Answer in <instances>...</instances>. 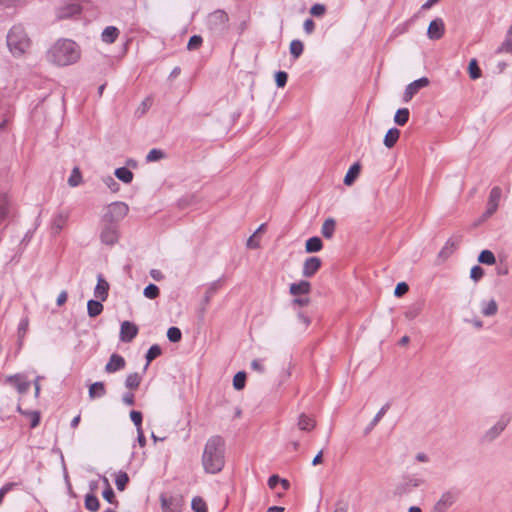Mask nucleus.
Returning <instances> with one entry per match:
<instances>
[{"mask_svg":"<svg viewBox=\"0 0 512 512\" xmlns=\"http://www.w3.org/2000/svg\"><path fill=\"white\" fill-rule=\"evenodd\" d=\"M202 464L206 473H219L225 465V441L221 436L210 437L204 447Z\"/></svg>","mask_w":512,"mask_h":512,"instance_id":"nucleus-1","label":"nucleus"},{"mask_svg":"<svg viewBox=\"0 0 512 512\" xmlns=\"http://www.w3.org/2000/svg\"><path fill=\"white\" fill-rule=\"evenodd\" d=\"M51 60L59 66H67L78 61L80 51L77 44L69 39L58 40L49 51Z\"/></svg>","mask_w":512,"mask_h":512,"instance_id":"nucleus-2","label":"nucleus"},{"mask_svg":"<svg viewBox=\"0 0 512 512\" xmlns=\"http://www.w3.org/2000/svg\"><path fill=\"white\" fill-rule=\"evenodd\" d=\"M7 46L13 55H22L30 46V39L22 25H14L7 34Z\"/></svg>","mask_w":512,"mask_h":512,"instance_id":"nucleus-3","label":"nucleus"},{"mask_svg":"<svg viewBox=\"0 0 512 512\" xmlns=\"http://www.w3.org/2000/svg\"><path fill=\"white\" fill-rule=\"evenodd\" d=\"M206 25L213 35L223 36L229 29V16L224 10H215L208 15Z\"/></svg>","mask_w":512,"mask_h":512,"instance_id":"nucleus-4","label":"nucleus"},{"mask_svg":"<svg viewBox=\"0 0 512 512\" xmlns=\"http://www.w3.org/2000/svg\"><path fill=\"white\" fill-rule=\"evenodd\" d=\"M128 205L123 202H113L107 206L103 216V222H111L117 224L128 213Z\"/></svg>","mask_w":512,"mask_h":512,"instance_id":"nucleus-5","label":"nucleus"},{"mask_svg":"<svg viewBox=\"0 0 512 512\" xmlns=\"http://www.w3.org/2000/svg\"><path fill=\"white\" fill-rule=\"evenodd\" d=\"M162 512H181L184 504L183 497L180 495H167L160 496Z\"/></svg>","mask_w":512,"mask_h":512,"instance_id":"nucleus-6","label":"nucleus"},{"mask_svg":"<svg viewBox=\"0 0 512 512\" xmlns=\"http://www.w3.org/2000/svg\"><path fill=\"white\" fill-rule=\"evenodd\" d=\"M509 422V416H501L500 419L489 430L485 432V434L482 437V441L492 442L493 440H495L505 430Z\"/></svg>","mask_w":512,"mask_h":512,"instance_id":"nucleus-7","label":"nucleus"},{"mask_svg":"<svg viewBox=\"0 0 512 512\" xmlns=\"http://www.w3.org/2000/svg\"><path fill=\"white\" fill-rule=\"evenodd\" d=\"M101 241L106 245H114L119 238L118 226L115 223L104 222L101 234Z\"/></svg>","mask_w":512,"mask_h":512,"instance_id":"nucleus-8","label":"nucleus"},{"mask_svg":"<svg viewBox=\"0 0 512 512\" xmlns=\"http://www.w3.org/2000/svg\"><path fill=\"white\" fill-rule=\"evenodd\" d=\"M429 84L430 80L425 76L409 83L405 88L403 101L409 102L420 89L427 87Z\"/></svg>","mask_w":512,"mask_h":512,"instance_id":"nucleus-9","label":"nucleus"},{"mask_svg":"<svg viewBox=\"0 0 512 512\" xmlns=\"http://www.w3.org/2000/svg\"><path fill=\"white\" fill-rule=\"evenodd\" d=\"M458 496L459 493L455 490L444 492L435 504V510L437 512L447 511L457 501Z\"/></svg>","mask_w":512,"mask_h":512,"instance_id":"nucleus-10","label":"nucleus"},{"mask_svg":"<svg viewBox=\"0 0 512 512\" xmlns=\"http://www.w3.org/2000/svg\"><path fill=\"white\" fill-rule=\"evenodd\" d=\"M6 383L14 386L19 394L24 395L30 389L31 383L23 374H15L6 378Z\"/></svg>","mask_w":512,"mask_h":512,"instance_id":"nucleus-11","label":"nucleus"},{"mask_svg":"<svg viewBox=\"0 0 512 512\" xmlns=\"http://www.w3.org/2000/svg\"><path fill=\"white\" fill-rule=\"evenodd\" d=\"M445 33V24L441 18L433 19L427 29V37L430 40H439Z\"/></svg>","mask_w":512,"mask_h":512,"instance_id":"nucleus-12","label":"nucleus"},{"mask_svg":"<svg viewBox=\"0 0 512 512\" xmlns=\"http://www.w3.org/2000/svg\"><path fill=\"white\" fill-rule=\"evenodd\" d=\"M14 216V206L7 194H0V225L7 219Z\"/></svg>","mask_w":512,"mask_h":512,"instance_id":"nucleus-13","label":"nucleus"},{"mask_svg":"<svg viewBox=\"0 0 512 512\" xmlns=\"http://www.w3.org/2000/svg\"><path fill=\"white\" fill-rule=\"evenodd\" d=\"M138 334V327L129 321H124L120 328V339L123 342H131Z\"/></svg>","mask_w":512,"mask_h":512,"instance_id":"nucleus-14","label":"nucleus"},{"mask_svg":"<svg viewBox=\"0 0 512 512\" xmlns=\"http://www.w3.org/2000/svg\"><path fill=\"white\" fill-rule=\"evenodd\" d=\"M322 261L318 257H309L305 260L303 265V276L307 278L313 277L321 268Z\"/></svg>","mask_w":512,"mask_h":512,"instance_id":"nucleus-15","label":"nucleus"},{"mask_svg":"<svg viewBox=\"0 0 512 512\" xmlns=\"http://www.w3.org/2000/svg\"><path fill=\"white\" fill-rule=\"evenodd\" d=\"M126 365L125 359L119 354H112L109 362L105 366V371L107 373H114L119 370L124 369Z\"/></svg>","mask_w":512,"mask_h":512,"instance_id":"nucleus-16","label":"nucleus"},{"mask_svg":"<svg viewBox=\"0 0 512 512\" xmlns=\"http://www.w3.org/2000/svg\"><path fill=\"white\" fill-rule=\"evenodd\" d=\"M423 481L414 476H407L403 479V482L397 487L399 493L410 492L413 488L419 487Z\"/></svg>","mask_w":512,"mask_h":512,"instance_id":"nucleus-17","label":"nucleus"},{"mask_svg":"<svg viewBox=\"0 0 512 512\" xmlns=\"http://www.w3.org/2000/svg\"><path fill=\"white\" fill-rule=\"evenodd\" d=\"M289 291L293 296L307 295L311 292V284L308 281L301 280L297 283H292Z\"/></svg>","mask_w":512,"mask_h":512,"instance_id":"nucleus-18","label":"nucleus"},{"mask_svg":"<svg viewBox=\"0 0 512 512\" xmlns=\"http://www.w3.org/2000/svg\"><path fill=\"white\" fill-rule=\"evenodd\" d=\"M109 284L108 282L101 276H98V282L94 290V295L96 298L101 301H105L108 297Z\"/></svg>","mask_w":512,"mask_h":512,"instance_id":"nucleus-19","label":"nucleus"},{"mask_svg":"<svg viewBox=\"0 0 512 512\" xmlns=\"http://www.w3.org/2000/svg\"><path fill=\"white\" fill-rule=\"evenodd\" d=\"M119 34L120 31L117 27L107 26L101 33V39L104 43L112 44L117 40Z\"/></svg>","mask_w":512,"mask_h":512,"instance_id":"nucleus-20","label":"nucleus"},{"mask_svg":"<svg viewBox=\"0 0 512 512\" xmlns=\"http://www.w3.org/2000/svg\"><path fill=\"white\" fill-rule=\"evenodd\" d=\"M360 171H361V165H360V163H359V162H355V163H353V164L349 167V169H348V171H347V173H346V175H345V177H344V180H343L344 184H345V185H348V186H349V185H351V184H353V183H354V181H355V180L357 179V177L359 176Z\"/></svg>","mask_w":512,"mask_h":512,"instance_id":"nucleus-21","label":"nucleus"},{"mask_svg":"<svg viewBox=\"0 0 512 512\" xmlns=\"http://www.w3.org/2000/svg\"><path fill=\"white\" fill-rule=\"evenodd\" d=\"M400 137V130L396 127L390 128L383 139V143L387 148H393Z\"/></svg>","mask_w":512,"mask_h":512,"instance_id":"nucleus-22","label":"nucleus"},{"mask_svg":"<svg viewBox=\"0 0 512 512\" xmlns=\"http://www.w3.org/2000/svg\"><path fill=\"white\" fill-rule=\"evenodd\" d=\"M316 421L312 416L306 415L305 413H302L299 416L298 420V428L302 431H311L315 428Z\"/></svg>","mask_w":512,"mask_h":512,"instance_id":"nucleus-23","label":"nucleus"},{"mask_svg":"<svg viewBox=\"0 0 512 512\" xmlns=\"http://www.w3.org/2000/svg\"><path fill=\"white\" fill-rule=\"evenodd\" d=\"M500 195L501 194H490V198L487 203L486 212L484 213V216L486 218L492 216L496 212V210L499 206V202H500Z\"/></svg>","mask_w":512,"mask_h":512,"instance_id":"nucleus-24","label":"nucleus"},{"mask_svg":"<svg viewBox=\"0 0 512 512\" xmlns=\"http://www.w3.org/2000/svg\"><path fill=\"white\" fill-rule=\"evenodd\" d=\"M303 51H304V44L301 40L294 39L290 42L289 52H290L291 57L294 60L298 59L303 54Z\"/></svg>","mask_w":512,"mask_h":512,"instance_id":"nucleus-25","label":"nucleus"},{"mask_svg":"<svg viewBox=\"0 0 512 512\" xmlns=\"http://www.w3.org/2000/svg\"><path fill=\"white\" fill-rule=\"evenodd\" d=\"M114 174L117 179H119L120 181H122L126 184L132 182L133 176H134L132 171L128 167H125V166L116 168Z\"/></svg>","mask_w":512,"mask_h":512,"instance_id":"nucleus-26","label":"nucleus"},{"mask_svg":"<svg viewBox=\"0 0 512 512\" xmlns=\"http://www.w3.org/2000/svg\"><path fill=\"white\" fill-rule=\"evenodd\" d=\"M496 53H511L512 54V25L508 29L505 40L497 48Z\"/></svg>","mask_w":512,"mask_h":512,"instance_id":"nucleus-27","label":"nucleus"},{"mask_svg":"<svg viewBox=\"0 0 512 512\" xmlns=\"http://www.w3.org/2000/svg\"><path fill=\"white\" fill-rule=\"evenodd\" d=\"M481 307V313L484 316H493L498 311V305L494 299H491L489 301H483L481 303Z\"/></svg>","mask_w":512,"mask_h":512,"instance_id":"nucleus-28","label":"nucleus"},{"mask_svg":"<svg viewBox=\"0 0 512 512\" xmlns=\"http://www.w3.org/2000/svg\"><path fill=\"white\" fill-rule=\"evenodd\" d=\"M142 382V376L139 373H131L127 376L125 380V386L130 391L138 389Z\"/></svg>","mask_w":512,"mask_h":512,"instance_id":"nucleus-29","label":"nucleus"},{"mask_svg":"<svg viewBox=\"0 0 512 512\" xmlns=\"http://www.w3.org/2000/svg\"><path fill=\"white\" fill-rule=\"evenodd\" d=\"M106 394V388L103 382H95L89 387V397L91 399L102 397Z\"/></svg>","mask_w":512,"mask_h":512,"instance_id":"nucleus-30","label":"nucleus"},{"mask_svg":"<svg viewBox=\"0 0 512 512\" xmlns=\"http://www.w3.org/2000/svg\"><path fill=\"white\" fill-rule=\"evenodd\" d=\"M323 243L319 237H311L305 243V249L308 253L318 252L322 249Z\"/></svg>","mask_w":512,"mask_h":512,"instance_id":"nucleus-31","label":"nucleus"},{"mask_svg":"<svg viewBox=\"0 0 512 512\" xmlns=\"http://www.w3.org/2000/svg\"><path fill=\"white\" fill-rule=\"evenodd\" d=\"M409 116L410 111L408 108H400L395 113L394 122L399 126H404L408 122Z\"/></svg>","mask_w":512,"mask_h":512,"instance_id":"nucleus-32","label":"nucleus"},{"mask_svg":"<svg viewBox=\"0 0 512 512\" xmlns=\"http://www.w3.org/2000/svg\"><path fill=\"white\" fill-rule=\"evenodd\" d=\"M335 227L336 222L333 219H326L321 228L322 235L327 239L331 238L334 235Z\"/></svg>","mask_w":512,"mask_h":512,"instance_id":"nucleus-33","label":"nucleus"},{"mask_svg":"<svg viewBox=\"0 0 512 512\" xmlns=\"http://www.w3.org/2000/svg\"><path fill=\"white\" fill-rule=\"evenodd\" d=\"M87 311L90 317H96L103 311V305L100 301L89 300L87 303Z\"/></svg>","mask_w":512,"mask_h":512,"instance_id":"nucleus-34","label":"nucleus"},{"mask_svg":"<svg viewBox=\"0 0 512 512\" xmlns=\"http://www.w3.org/2000/svg\"><path fill=\"white\" fill-rule=\"evenodd\" d=\"M99 507L98 498L93 494H87L85 497V508L91 512H97Z\"/></svg>","mask_w":512,"mask_h":512,"instance_id":"nucleus-35","label":"nucleus"},{"mask_svg":"<svg viewBox=\"0 0 512 512\" xmlns=\"http://www.w3.org/2000/svg\"><path fill=\"white\" fill-rule=\"evenodd\" d=\"M468 73L471 79L476 80L481 77L482 71L475 58L471 59L468 64Z\"/></svg>","mask_w":512,"mask_h":512,"instance_id":"nucleus-36","label":"nucleus"},{"mask_svg":"<svg viewBox=\"0 0 512 512\" xmlns=\"http://www.w3.org/2000/svg\"><path fill=\"white\" fill-rule=\"evenodd\" d=\"M104 483H105L106 487L103 491V498L111 504H117L114 491H113L112 487L110 486L107 478H104Z\"/></svg>","mask_w":512,"mask_h":512,"instance_id":"nucleus-37","label":"nucleus"},{"mask_svg":"<svg viewBox=\"0 0 512 512\" xmlns=\"http://www.w3.org/2000/svg\"><path fill=\"white\" fill-rule=\"evenodd\" d=\"M165 156H166V154H165V152L163 150L157 149V148H153L146 155V161L147 162L159 161V160L165 158Z\"/></svg>","mask_w":512,"mask_h":512,"instance_id":"nucleus-38","label":"nucleus"},{"mask_svg":"<svg viewBox=\"0 0 512 512\" xmlns=\"http://www.w3.org/2000/svg\"><path fill=\"white\" fill-rule=\"evenodd\" d=\"M81 180H82V174H81L80 169L78 167H74L71 172V175L68 178V184L71 187H76L80 184Z\"/></svg>","mask_w":512,"mask_h":512,"instance_id":"nucleus-39","label":"nucleus"},{"mask_svg":"<svg viewBox=\"0 0 512 512\" xmlns=\"http://www.w3.org/2000/svg\"><path fill=\"white\" fill-rule=\"evenodd\" d=\"M421 311H422V305L421 304L411 305L405 311V317L408 320H413V319H415L416 317H418L420 315Z\"/></svg>","mask_w":512,"mask_h":512,"instance_id":"nucleus-40","label":"nucleus"},{"mask_svg":"<svg viewBox=\"0 0 512 512\" xmlns=\"http://www.w3.org/2000/svg\"><path fill=\"white\" fill-rule=\"evenodd\" d=\"M478 260L480 263L487 264V265H493L496 261L494 254L489 250H483Z\"/></svg>","mask_w":512,"mask_h":512,"instance_id":"nucleus-41","label":"nucleus"},{"mask_svg":"<svg viewBox=\"0 0 512 512\" xmlns=\"http://www.w3.org/2000/svg\"><path fill=\"white\" fill-rule=\"evenodd\" d=\"M246 383V373L238 372L233 378V386L236 390H242Z\"/></svg>","mask_w":512,"mask_h":512,"instance_id":"nucleus-42","label":"nucleus"},{"mask_svg":"<svg viewBox=\"0 0 512 512\" xmlns=\"http://www.w3.org/2000/svg\"><path fill=\"white\" fill-rule=\"evenodd\" d=\"M275 83L278 88H283L286 86L288 81V73L282 70H279L274 75Z\"/></svg>","mask_w":512,"mask_h":512,"instance_id":"nucleus-43","label":"nucleus"},{"mask_svg":"<svg viewBox=\"0 0 512 512\" xmlns=\"http://www.w3.org/2000/svg\"><path fill=\"white\" fill-rule=\"evenodd\" d=\"M128 482H129V477L125 472H120L116 476L115 483H116V487L118 490L123 491L126 488Z\"/></svg>","mask_w":512,"mask_h":512,"instance_id":"nucleus-44","label":"nucleus"},{"mask_svg":"<svg viewBox=\"0 0 512 512\" xmlns=\"http://www.w3.org/2000/svg\"><path fill=\"white\" fill-rule=\"evenodd\" d=\"M203 43V38L200 35H193L187 43V49L193 51L198 49Z\"/></svg>","mask_w":512,"mask_h":512,"instance_id":"nucleus-45","label":"nucleus"},{"mask_svg":"<svg viewBox=\"0 0 512 512\" xmlns=\"http://www.w3.org/2000/svg\"><path fill=\"white\" fill-rule=\"evenodd\" d=\"M18 411L22 414H25V415H28L30 417V427L31 428H36L39 423H40V414L36 411H32V412H24L22 411L21 407H18Z\"/></svg>","mask_w":512,"mask_h":512,"instance_id":"nucleus-46","label":"nucleus"},{"mask_svg":"<svg viewBox=\"0 0 512 512\" xmlns=\"http://www.w3.org/2000/svg\"><path fill=\"white\" fill-rule=\"evenodd\" d=\"M192 509L194 512H207V505L200 497H195L192 500Z\"/></svg>","mask_w":512,"mask_h":512,"instance_id":"nucleus-47","label":"nucleus"},{"mask_svg":"<svg viewBox=\"0 0 512 512\" xmlns=\"http://www.w3.org/2000/svg\"><path fill=\"white\" fill-rule=\"evenodd\" d=\"M160 290L155 284H149L144 289V296L148 299H155L159 296Z\"/></svg>","mask_w":512,"mask_h":512,"instance_id":"nucleus-48","label":"nucleus"},{"mask_svg":"<svg viewBox=\"0 0 512 512\" xmlns=\"http://www.w3.org/2000/svg\"><path fill=\"white\" fill-rule=\"evenodd\" d=\"M167 337L173 343L179 342L182 338L181 330L177 327H170L167 331Z\"/></svg>","mask_w":512,"mask_h":512,"instance_id":"nucleus-49","label":"nucleus"},{"mask_svg":"<svg viewBox=\"0 0 512 512\" xmlns=\"http://www.w3.org/2000/svg\"><path fill=\"white\" fill-rule=\"evenodd\" d=\"M161 348L158 346V345H152L147 354H146V359H147V365L153 361L154 359H156L158 356L161 355Z\"/></svg>","mask_w":512,"mask_h":512,"instance_id":"nucleus-50","label":"nucleus"},{"mask_svg":"<svg viewBox=\"0 0 512 512\" xmlns=\"http://www.w3.org/2000/svg\"><path fill=\"white\" fill-rule=\"evenodd\" d=\"M390 408V404L389 403H386L379 411L378 413L375 415V417L373 418L370 426L371 428L375 427L379 421L383 418V416L386 414V412L389 410Z\"/></svg>","mask_w":512,"mask_h":512,"instance_id":"nucleus-51","label":"nucleus"},{"mask_svg":"<svg viewBox=\"0 0 512 512\" xmlns=\"http://www.w3.org/2000/svg\"><path fill=\"white\" fill-rule=\"evenodd\" d=\"M130 418L137 427V430L142 429V413L136 410L130 412Z\"/></svg>","mask_w":512,"mask_h":512,"instance_id":"nucleus-52","label":"nucleus"},{"mask_svg":"<svg viewBox=\"0 0 512 512\" xmlns=\"http://www.w3.org/2000/svg\"><path fill=\"white\" fill-rule=\"evenodd\" d=\"M28 327H29V319L27 317L22 318L20 320V323L18 326V335L20 338H23L25 336V334L28 331Z\"/></svg>","mask_w":512,"mask_h":512,"instance_id":"nucleus-53","label":"nucleus"},{"mask_svg":"<svg viewBox=\"0 0 512 512\" xmlns=\"http://www.w3.org/2000/svg\"><path fill=\"white\" fill-rule=\"evenodd\" d=\"M484 276V270L480 266H474L471 269L470 277L475 281H479Z\"/></svg>","mask_w":512,"mask_h":512,"instance_id":"nucleus-54","label":"nucleus"},{"mask_svg":"<svg viewBox=\"0 0 512 512\" xmlns=\"http://www.w3.org/2000/svg\"><path fill=\"white\" fill-rule=\"evenodd\" d=\"M325 12L326 7L323 4H314L310 9V13L315 17H320L324 15Z\"/></svg>","mask_w":512,"mask_h":512,"instance_id":"nucleus-55","label":"nucleus"},{"mask_svg":"<svg viewBox=\"0 0 512 512\" xmlns=\"http://www.w3.org/2000/svg\"><path fill=\"white\" fill-rule=\"evenodd\" d=\"M408 290H409V286L405 282H401V283L397 284L394 294L397 297H402L403 295H405L408 292Z\"/></svg>","mask_w":512,"mask_h":512,"instance_id":"nucleus-56","label":"nucleus"},{"mask_svg":"<svg viewBox=\"0 0 512 512\" xmlns=\"http://www.w3.org/2000/svg\"><path fill=\"white\" fill-rule=\"evenodd\" d=\"M104 182L107 185V187L111 190V192H117L118 191L119 184H118V182L113 177L108 176L104 180Z\"/></svg>","mask_w":512,"mask_h":512,"instance_id":"nucleus-57","label":"nucleus"},{"mask_svg":"<svg viewBox=\"0 0 512 512\" xmlns=\"http://www.w3.org/2000/svg\"><path fill=\"white\" fill-rule=\"evenodd\" d=\"M66 218L62 215L56 217L53 222V229L56 233L60 232V230L63 228L65 224Z\"/></svg>","mask_w":512,"mask_h":512,"instance_id":"nucleus-58","label":"nucleus"},{"mask_svg":"<svg viewBox=\"0 0 512 512\" xmlns=\"http://www.w3.org/2000/svg\"><path fill=\"white\" fill-rule=\"evenodd\" d=\"M122 401L127 406H133L135 404V395L132 391L125 393L122 397Z\"/></svg>","mask_w":512,"mask_h":512,"instance_id":"nucleus-59","label":"nucleus"},{"mask_svg":"<svg viewBox=\"0 0 512 512\" xmlns=\"http://www.w3.org/2000/svg\"><path fill=\"white\" fill-rule=\"evenodd\" d=\"M251 368H252V370H254L258 373L265 372V366H264L262 360H259V359H255L251 362Z\"/></svg>","mask_w":512,"mask_h":512,"instance_id":"nucleus-60","label":"nucleus"},{"mask_svg":"<svg viewBox=\"0 0 512 512\" xmlns=\"http://www.w3.org/2000/svg\"><path fill=\"white\" fill-rule=\"evenodd\" d=\"M260 245L259 237L256 234H253L247 240V247L250 249H256Z\"/></svg>","mask_w":512,"mask_h":512,"instance_id":"nucleus-61","label":"nucleus"},{"mask_svg":"<svg viewBox=\"0 0 512 512\" xmlns=\"http://www.w3.org/2000/svg\"><path fill=\"white\" fill-rule=\"evenodd\" d=\"M303 29H304V31H305L307 34H311V33L314 31V29H315V23H314L313 19H311V18H307V19L304 21Z\"/></svg>","mask_w":512,"mask_h":512,"instance_id":"nucleus-62","label":"nucleus"},{"mask_svg":"<svg viewBox=\"0 0 512 512\" xmlns=\"http://www.w3.org/2000/svg\"><path fill=\"white\" fill-rule=\"evenodd\" d=\"M68 299V293L66 291H62L58 297H57V300H56V303L59 307L63 306L66 301Z\"/></svg>","mask_w":512,"mask_h":512,"instance_id":"nucleus-63","label":"nucleus"},{"mask_svg":"<svg viewBox=\"0 0 512 512\" xmlns=\"http://www.w3.org/2000/svg\"><path fill=\"white\" fill-rule=\"evenodd\" d=\"M348 511V504L343 501H338L335 504L334 512H347Z\"/></svg>","mask_w":512,"mask_h":512,"instance_id":"nucleus-64","label":"nucleus"}]
</instances>
